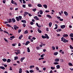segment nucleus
<instances>
[{
	"mask_svg": "<svg viewBox=\"0 0 73 73\" xmlns=\"http://www.w3.org/2000/svg\"><path fill=\"white\" fill-rule=\"evenodd\" d=\"M12 22L13 23H15L16 22V20H15V19L14 18H12Z\"/></svg>",
	"mask_w": 73,
	"mask_h": 73,
	"instance_id": "f257e3e1",
	"label": "nucleus"
},
{
	"mask_svg": "<svg viewBox=\"0 0 73 73\" xmlns=\"http://www.w3.org/2000/svg\"><path fill=\"white\" fill-rule=\"evenodd\" d=\"M59 60L60 59L59 58H56L55 59V61H56V62H58Z\"/></svg>",
	"mask_w": 73,
	"mask_h": 73,
	"instance_id": "f03ea898",
	"label": "nucleus"
},
{
	"mask_svg": "<svg viewBox=\"0 0 73 73\" xmlns=\"http://www.w3.org/2000/svg\"><path fill=\"white\" fill-rule=\"evenodd\" d=\"M30 43V42L29 41H27L26 42V43H25V45H28Z\"/></svg>",
	"mask_w": 73,
	"mask_h": 73,
	"instance_id": "7ed1b4c3",
	"label": "nucleus"
},
{
	"mask_svg": "<svg viewBox=\"0 0 73 73\" xmlns=\"http://www.w3.org/2000/svg\"><path fill=\"white\" fill-rule=\"evenodd\" d=\"M60 27L62 29H64V28H65V25H61L60 26Z\"/></svg>",
	"mask_w": 73,
	"mask_h": 73,
	"instance_id": "20e7f679",
	"label": "nucleus"
},
{
	"mask_svg": "<svg viewBox=\"0 0 73 73\" xmlns=\"http://www.w3.org/2000/svg\"><path fill=\"white\" fill-rule=\"evenodd\" d=\"M64 14H65V16H68V13L66 11H64Z\"/></svg>",
	"mask_w": 73,
	"mask_h": 73,
	"instance_id": "39448f33",
	"label": "nucleus"
},
{
	"mask_svg": "<svg viewBox=\"0 0 73 73\" xmlns=\"http://www.w3.org/2000/svg\"><path fill=\"white\" fill-rule=\"evenodd\" d=\"M25 59V57H24L22 58L21 59L20 61L21 62H23V60Z\"/></svg>",
	"mask_w": 73,
	"mask_h": 73,
	"instance_id": "423d86ee",
	"label": "nucleus"
},
{
	"mask_svg": "<svg viewBox=\"0 0 73 73\" xmlns=\"http://www.w3.org/2000/svg\"><path fill=\"white\" fill-rule=\"evenodd\" d=\"M23 35H21L19 37V38L20 40H21L22 38H23Z\"/></svg>",
	"mask_w": 73,
	"mask_h": 73,
	"instance_id": "0eeeda50",
	"label": "nucleus"
},
{
	"mask_svg": "<svg viewBox=\"0 0 73 73\" xmlns=\"http://www.w3.org/2000/svg\"><path fill=\"white\" fill-rule=\"evenodd\" d=\"M36 25L37 26V27H39V28H41V25L39 26V25H38V23H36Z\"/></svg>",
	"mask_w": 73,
	"mask_h": 73,
	"instance_id": "6e6552de",
	"label": "nucleus"
},
{
	"mask_svg": "<svg viewBox=\"0 0 73 73\" xmlns=\"http://www.w3.org/2000/svg\"><path fill=\"white\" fill-rule=\"evenodd\" d=\"M11 60L9 59H8L7 60V62L9 63V62H11Z\"/></svg>",
	"mask_w": 73,
	"mask_h": 73,
	"instance_id": "1a4fd4ad",
	"label": "nucleus"
},
{
	"mask_svg": "<svg viewBox=\"0 0 73 73\" xmlns=\"http://www.w3.org/2000/svg\"><path fill=\"white\" fill-rule=\"evenodd\" d=\"M63 37H68V34H64L63 35Z\"/></svg>",
	"mask_w": 73,
	"mask_h": 73,
	"instance_id": "9d476101",
	"label": "nucleus"
},
{
	"mask_svg": "<svg viewBox=\"0 0 73 73\" xmlns=\"http://www.w3.org/2000/svg\"><path fill=\"white\" fill-rule=\"evenodd\" d=\"M63 42H65V43L67 42H68V40H66L65 39H64L63 40Z\"/></svg>",
	"mask_w": 73,
	"mask_h": 73,
	"instance_id": "9b49d317",
	"label": "nucleus"
},
{
	"mask_svg": "<svg viewBox=\"0 0 73 73\" xmlns=\"http://www.w3.org/2000/svg\"><path fill=\"white\" fill-rule=\"evenodd\" d=\"M21 22L22 23H27V21H26L25 20H22L21 21Z\"/></svg>",
	"mask_w": 73,
	"mask_h": 73,
	"instance_id": "f8f14e48",
	"label": "nucleus"
},
{
	"mask_svg": "<svg viewBox=\"0 0 73 73\" xmlns=\"http://www.w3.org/2000/svg\"><path fill=\"white\" fill-rule=\"evenodd\" d=\"M52 25V22H50L49 23V25L50 27H51Z\"/></svg>",
	"mask_w": 73,
	"mask_h": 73,
	"instance_id": "ddd939ff",
	"label": "nucleus"
},
{
	"mask_svg": "<svg viewBox=\"0 0 73 73\" xmlns=\"http://www.w3.org/2000/svg\"><path fill=\"white\" fill-rule=\"evenodd\" d=\"M47 17H48V18H49L50 19H52V17H51V16H50V15H47Z\"/></svg>",
	"mask_w": 73,
	"mask_h": 73,
	"instance_id": "4468645a",
	"label": "nucleus"
},
{
	"mask_svg": "<svg viewBox=\"0 0 73 73\" xmlns=\"http://www.w3.org/2000/svg\"><path fill=\"white\" fill-rule=\"evenodd\" d=\"M56 67L57 68L56 69H59L60 68V65H56Z\"/></svg>",
	"mask_w": 73,
	"mask_h": 73,
	"instance_id": "2eb2a0df",
	"label": "nucleus"
},
{
	"mask_svg": "<svg viewBox=\"0 0 73 73\" xmlns=\"http://www.w3.org/2000/svg\"><path fill=\"white\" fill-rule=\"evenodd\" d=\"M0 68L1 69H2L3 70H4L5 69V67L3 66H0Z\"/></svg>",
	"mask_w": 73,
	"mask_h": 73,
	"instance_id": "dca6fc26",
	"label": "nucleus"
},
{
	"mask_svg": "<svg viewBox=\"0 0 73 73\" xmlns=\"http://www.w3.org/2000/svg\"><path fill=\"white\" fill-rule=\"evenodd\" d=\"M19 73H22V68H20L19 69Z\"/></svg>",
	"mask_w": 73,
	"mask_h": 73,
	"instance_id": "f3484780",
	"label": "nucleus"
},
{
	"mask_svg": "<svg viewBox=\"0 0 73 73\" xmlns=\"http://www.w3.org/2000/svg\"><path fill=\"white\" fill-rule=\"evenodd\" d=\"M37 31L38 32H39V33H42V31L38 29Z\"/></svg>",
	"mask_w": 73,
	"mask_h": 73,
	"instance_id": "a211bd4d",
	"label": "nucleus"
},
{
	"mask_svg": "<svg viewBox=\"0 0 73 73\" xmlns=\"http://www.w3.org/2000/svg\"><path fill=\"white\" fill-rule=\"evenodd\" d=\"M9 23H12V19H9Z\"/></svg>",
	"mask_w": 73,
	"mask_h": 73,
	"instance_id": "6ab92c4d",
	"label": "nucleus"
},
{
	"mask_svg": "<svg viewBox=\"0 0 73 73\" xmlns=\"http://www.w3.org/2000/svg\"><path fill=\"white\" fill-rule=\"evenodd\" d=\"M37 6L38 7H42V5L41 4H39L37 5Z\"/></svg>",
	"mask_w": 73,
	"mask_h": 73,
	"instance_id": "aec40b11",
	"label": "nucleus"
},
{
	"mask_svg": "<svg viewBox=\"0 0 73 73\" xmlns=\"http://www.w3.org/2000/svg\"><path fill=\"white\" fill-rule=\"evenodd\" d=\"M24 33L25 34H27V33H28V30H27L25 31Z\"/></svg>",
	"mask_w": 73,
	"mask_h": 73,
	"instance_id": "412c9836",
	"label": "nucleus"
},
{
	"mask_svg": "<svg viewBox=\"0 0 73 73\" xmlns=\"http://www.w3.org/2000/svg\"><path fill=\"white\" fill-rule=\"evenodd\" d=\"M62 31L61 29H59L56 30V31L58 32H60V31Z\"/></svg>",
	"mask_w": 73,
	"mask_h": 73,
	"instance_id": "4be33fe9",
	"label": "nucleus"
},
{
	"mask_svg": "<svg viewBox=\"0 0 73 73\" xmlns=\"http://www.w3.org/2000/svg\"><path fill=\"white\" fill-rule=\"evenodd\" d=\"M15 1H13V0H12L11 1V3H12V4H15Z\"/></svg>",
	"mask_w": 73,
	"mask_h": 73,
	"instance_id": "5701e85b",
	"label": "nucleus"
},
{
	"mask_svg": "<svg viewBox=\"0 0 73 73\" xmlns=\"http://www.w3.org/2000/svg\"><path fill=\"white\" fill-rule=\"evenodd\" d=\"M39 12L40 15H42V13H43V11H42V10H40L39 11Z\"/></svg>",
	"mask_w": 73,
	"mask_h": 73,
	"instance_id": "b1692460",
	"label": "nucleus"
},
{
	"mask_svg": "<svg viewBox=\"0 0 73 73\" xmlns=\"http://www.w3.org/2000/svg\"><path fill=\"white\" fill-rule=\"evenodd\" d=\"M2 60L4 62H6V61H7V60L5 58H3L2 59Z\"/></svg>",
	"mask_w": 73,
	"mask_h": 73,
	"instance_id": "393cba45",
	"label": "nucleus"
},
{
	"mask_svg": "<svg viewBox=\"0 0 73 73\" xmlns=\"http://www.w3.org/2000/svg\"><path fill=\"white\" fill-rule=\"evenodd\" d=\"M46 38L47 39H49V37L48 36V35L47 34H46Z\"/></svg>",
	"mask_w": 73,
	"mask_h": 73,
	"instance_id": "a878e982",
	"label": "nucleus"
},
{
	"mask_svg": "<svg viewBox=\"0 0 73 73\" xmlns=\"http://www.w3.org/2000/svg\"><path fill=\"white\" fill-rule=\"evenodd\" d=\"M16 19L17 21H19V17H16Z\"/></svg>",
	"mask_w": 73,
	"mask_h": 73,
	"instance_id": "bb28decb",
	"label": "nucleus"
},
{
	"mask_svg": "<svg viewBox=\"0 0 73 73\" xmlns=\"http://www.w3.org/2000/svg\"><path fill=\"white\" fill-rule=\"evenodd\" d=\"M10 38H12V39H13L15 38V36H11L10 37Z\"/></svg>",
	"mask_w": 73,
	"mask_h": 73,
	"instance_id": "cd10ccee",
	"label": "nucleus"
},
{
	"mask_svg": "<svg viewBox=\"0 0 73 73\" xmlns=\"http://www.w3.org/2000/svg\"><path fill=\"white\" fill-rule=\"evenodd\" d=\"M17 52V53H18V54H20V51L19 50H15Z\"/></svg>",
	"mask_w": 73,
	"mask_h": 73,
	"instance_id": "c85d7f7f",
	"label": "nucleus"
},
{
	"mask_svg": "<svg viewBox=\"0 0 73 73\" xmlns=\"http://www.w3.org/2000/svg\"><path fill=\"white\" fill-rule=\"evenodd\" d=\"M6 26H7V27H12L11 25H10L9 24H7Z\"/></svg>",
	"mask_w": 73,
	"mask_h": 73,
	"instance_id": "c756f323",
	"label": "nucleus"
},
{
	"mask_svg": "<svg viewBox=\"0 0 73 73\" xmlns=\"http://www.w3.org/2000/svg\"><path fill=\"white\" fill-rule=\"evenodd\" d=\"M27 52L29 53L30 52V49H29V47H27Z\"/></svg>",
	"mask_w": 73,
	"mask_h": 73,
	"instance_id": "7c9ffc66",
	"label": "nucleus"
},
{
	"mask_svg": "<svg viewBox=\"0 0 73 73\" xmlns=\"http://www.w3.org/2000/svg\"><path fill=\"white\" fill-rule=\"evenodd\" d=\"M70 36L71 37H73V33H71L70 35Z\"/></svg>",
	"mask_w": 73,
	"mask_h": 73,
	"instance_id": "2f4dec72",
	"label": "nucleus"
},
{
	"mask_svg": "<svg viewBox=\"0 0 73 73\" xmlns=\"http://www.w3.org/2000/svg\"><path fill=\"white\" fill-rule=\"evenodd\" d=\"M68 65H69V66H73V64H72V63L70 62H69L68 63Z\"/></svg>",
	"mask_w": 73,
	"mask_h": 73,
	"instance_id": "473e14b6",
	"label": "nucleus"
},
{
	"mask_svg": "<svg viewBox=\"0 0 73 73\" xmlns=\"http://www.w3.org/2000/svg\"><path fill=\"white\" fill-rule=\"evenodd\" d=\"M19 18L20 20H21L22 19V17L20 16H19Z\"/></svg>",
	"mask_w": 73,
	"mask_h": 73,
	"instance_id": "72a5a7b5",
	"label": "nucleus"
},
{
	"mask_svg": "<svg viewBox=\"0 0 73 73\" xmlns=\"http://www.w3.org/2000/svg\"><path fill=\"white\" fill-rule=\"evenodd\" d=\"M54 65H58V64H59V63L58 62H55L54 63Z\"/></svg>",
	"mask_w": 73,
	"mask_h": 73,
	"instance_id": "f704fd0d",
	"label": "nucleus"
},
{
	"mask_svg": "<svg viewBox=\"0 0 73 73\" xmlns=\"http://www.w3.org/2000/svg\"><path fill=\"white\" fill-rule=\"evenodd\" d=\"M14 60H16L18 59V56H16L14 57Z\"/></svg>",
	"mask_w": 73,
	"mask_h": 73,
	"instance_id": "c9c22d12",
	"label": "nucleus"
},
{
	"mask_svg": "<svg viewBox=\"0 0 73 73\" xmlns=\"http://www.w3.org/2000/svg\"><path fill=\"white\" fill-rule=\"evenodd\" d=\"M42 38H46V36H44V35H42Z\"/></svg>",
	"mask_w": 73,
	"mask_h": 73,
	"instance_id": "e433bc0d",
	"label": "nucleus"
},
{
	"mask_svg": "<svg viewBox=\"0 0 73 73\" xmlns=\"http://www.w3.org/2000/svg\"><path fill=\"white\" fill-rule=\"evenodd\" d=\"M70 49H73V47L72 46V45H70Z\"/></svg>",
	"mask_w": 73,
	"mask_h": 73,
	"instance_id": "4c0bfd02",
	"label": "nucleus"
},
{
	"mask_svg": "<svg viewBox=\"0 0 73 73\" xmlns=\"http://www.w3.org/2000/svg\"><path fill=\"white\" fill-rule=\"evenodd\" d=\"M51 68L52 70H54V69H55V67H51Z\"/></svg>",
	"mask_w": 73,
	"mask_h": 73,
	"instance_id": "58836bf2",
	"label": "nucleus"
},
{
	"mask_svg": "<svg viewBox=\"0 0 73 73\" xmlns=\"http://www.w3.org/2000/svg\"><path fill=\"white\" fill-rule=\"evenodd\" d=\"M61 41H64V37H62L61 38Z\"/></svg>",
	"mask_w": 73,
	"mask_h": 73,
	"instance_id": "ea45409f",
	"label": "nucleus"
},
{
	"mask_svg": "<svg viewBox=\"0 0 73 73\" xmlns=\"http://www.w3.org/2000/svg\"><path fill=\"white\" fill-rule=\"evenodd\" d=\"M36 10H37V9L36 8L33 9H32V10L33 11V12H35V11H36Z\"/></svg>",
	"mask_w": 73,
	"mask_h": 73,
	"instance_id": "a19ab883",
	"label": "nucleus"
},
{
	"mask_svg": "<svg viewBox=\"0 0 73 73\" xmlns=\"http://www.w3.org/2000/svg\"><path fill=\"white\" fill-rule=\"evenodd\" d=\"M58 54V52H55L54 54V55H55V56H57Z\"/></svg>",
	"mask_w": 73,
	"mask_h": 73,
	"instance_id": "79ce46f5",
	"label": "nucleus"
},
{
	"mask_svg": "<svg viewBox=\"0 0 73 73\" xmlns=\"http://www.w3.org/2000/svg\"><path fill=\"white\" fill-rule=\"evenodd\" d=\"M14 27H15L16 28H17V29H18L19 28V27H17V26H16V25H14Z\"/></svg>",
	"mask_w": 73,
	"mask_h": 73,
	"instance_id": "37998d69",
	"label": "nucleus"
},
{
	"mask_svg": "<svg viewBox=\"0 0 73 73\" xmlns=\"http://www.w3.org/2000/svg\"><path fill=\"white\" fill-rule=\"evenodd\" d=\"M23 1V4H25L26 3V2L25 1V0H22Z\"/></svg>",
	"mask_w": 73,
	"mask_h": 73,
	"instance_id": "c03bdc74",
	"label": "nucleus"
},
{
	"mask_svg": "<svg viewBox=\"0 0 73 73\" xmlns=\"http://www.w3.org/2000/svg\"><path fill=\"white\" fill-rule=\"evenodd\" d=\"M3 32L4 33H7V34H8V35H9L8 33V32H7V31H3Z\"/></svg>",
	"mask_w": 73,
	"mask_h": 73,
	"instance_id": "a18cd8bd",
	"label": "nucleus"
},
{
	"mask_svg": "<svg viewBox=\"0 0 73 73\" xmlns=\"http://www.w3.org/2000/svg\"><path fill=\"white\" fill-rule=\"evenodd\" d=\"M46 30L47 32H48L49 31V28L48 27L46 28Z\"/></svg>",
	"mask_w": 73,
	"mask_h": 73,
	"instance_id": "49530a36",
	"label": "nucleus"
},
{
	"mask_svg": "<svg viewBox=\"0 0 73 73\" xmlns=\"http://www.w3.org/2000/svg\"><path fill=\"white\" fill-rule=\"evenodd\" d=\"M52 48L53 49V50H55V47H54V46H52Z\"/></svg>",
	"mask_w": 73,
	"mask_h": 73,
	"instance_id": "de8ad7c7",
	"label": "nucleus"
},
{
	"mask_svg": "<svg viewBox=\"0 0 73 73\" xmlns=\"http://www.w3.org/2000/svg\"><path fill=\"white\" fill-rule=\"evenodd\" d=\"M21 32V29L20 30V29L18 30V33H20Z\"/></svg>",
	"mask_w": 73,
	"mask_h": 73,
	"instance_id": "09e8293b",
	"label": "nucleus"
},
{
	"mask_svg": "<svg viewBox=\"0 0 73 73\" xmlns=\"http://www.w3.org/2000/svg\"><path fill=\"white\" fill-rule=\"evenodd\" d=\"M6 1V0H3V2L4 4H5V2Z\"/></svg>",
	"mask_w": 73,
	"mask_h": 73,
	"instance_id": "8fccbe9b",
	"label": "nucleus"
},
{
	"mask_svg": "<svg viewBox=\"0 0 73 73\" xmlns=\"http://www.w3.org/2000/svg\"><path fill=\"white\" fill-rule=\"evenodd\" d=\"M36 69L37 70H39V68H38V67H36Z\"/></svg>",
	"mask_w": 73,
	"mask_h": 73,
	"instance_id": "3c124183",
	"label": "nucleus"
},
{
	"mask_svg": "<svg viewBox=\"0 0 73 73\" xmlns=\"http://www.w3.org/2000/svg\"><path fill=\"white\" fill-rule=\"evenodd\" d=\"M23 8H25L26 7V5H23Z\"/></svg>",
	"mask_w": 73,
	"mask_h": 73,
	"instance_id": "603ef678",
	"label": "nucleus"
},
{
	"mask_svg": "<svg viewBox=\"0 0 73 73\" xmlns=\"http://www.w3.org/2000/svg\"><path fill=\"white\" fill-rule=\"evenodd\" d=\"M25 14L27 15H28L29 14V13L27 12H25Z\"/></svg>",
	"mask_w": 73,
	"mask_h": 73,
	"instance_id": "864d4df0",
	"label": "nucleus"
},
{
	"mask_svg": "<svg viewBox=\"0 0 73 73\" xmlns=\"http://www.w3.org/2000/svg\"><path fill=\"white\" fill-rule=\"evenodd\" d=\"M23 27H26V25H25V23H23Z\"/></svg>",
	"mask_w": 73,
	"mask_h": 73,
	"instance_id": "5fc2aeb1",
	"label": "nucleus"
},
{
	"mask_svg": "<svg viewBox=\"0 0 73 73\" xmlns=\"http://www.w3.org/2000/svg\"><path fill=\"white\" fill-rule=\"evenodd\" d=\"M36 49H37V50H39V49H40V47H37L36 48Z\"/></svg>",
	"mask_w": 73,
	"mask_h": 73,
	"instance_id": "6e6d98bb",
	"label": "nucleus"
},
{
	"mask_svg": "<svg viewBox=\"0 0 73 73\" xmlns=\"http://www.w3.org/2000/svg\"><path fill=\"white\" fill-rule=\"evenodd\" d=\"M69 69H70V70L73 71V68H70Z\"/></svg>",
	"mask_w": 73,
	"mask_h": 73,
	"instance_id": "4d7b16f0",
	"label": "nucleus"
},
{
	"mask_svg": "<svg viewBox=\"0 0 73 73\" xmlns=\"http://www.w3.org/2000/svg\"><path fill=\"white\" fill-rule=\"evenodd\" d=\"M28 15L29 16H30V17L31 16H32V15H31V13H29H29Z\"/></svg>",
	"mask_w": 73,
	"mask_h": 73,
	"instance_id": "13d9d810",
	"label": "nucleus"
},
{
	"mask_svg": "<svg viewBox=\"0 0 73 73\" xmlns=\"http://www.w3.org/2000/svg\"><path fill=\"white\" fill-rule=\"evenodd\" d=\"M30 73H33V71L32 70H31L29 71Z\"/></svg>",
	"mask_w": 73,
	"mask_h": 73,
	"instance_id": "bf43d9fd",
	"label": "nucleus"
},
{
	"mask_svg": "<svg viewBox=\"0 0 73 73\" xmlns=\"http://www.w3.org/2000/svg\"><path fill=\"white\" fill-rule=\"evenodd\" d=\"M12 67H10V70H12Z\"/></svg>",
	"mask_w": 73,
	"mask_h": 73,
	"instance_id": "052dcab7",
	"label": "nucleus"
},
{
	"mask_svg": "<svg viewBox=\"0 0 73 73\" xmlns=\"http://www.w3.org/2000/svg\"><path fill=\"white\" fill-rule=\"evenodd\" d=\"M30 24H31V25H33V24L34 23L33 22L31 21L30 23Z\"/></svg>",
	"mask_w": 73,
	"mask_h": 73,
	"instance_id": "680f3d73",
	"label": "nucleus"
},
{
	"mask_svg": "<svg viewBox=\"0 0 73 73\" xmlns=\"http://www.w3.org/2000/svg\"><path fill=\"white\" fill-rule=\"evenodd\" d=\"M28 5V6L29 7H32V5H31V4H29Z\"/></svg>",
	"mask_w": 73,
	"mask_h": 73,
	"instance_id": "e2e57ef3",
	"label": "nucleus"
},
{
	"mask_svg": "<svg viewBox=\"0 0 73 73\" xmlns=\"http://www.w3.org/2000/svg\"><path fill=\"white\" fill-rule=\"evenodd\" d=\"M43 6L44 8H45V9H46V4H44L43 5Z\"/></svg>",
	"mask_w": 73,
	"mask_h": 73,
	"instance_id": "0e129e2a",
	"label": "nucleus"
},
{
	"mask_svg": "<svg viewBox=\"0 0 73 73\" xmlns=\"http://www.w3.org/2000/svg\"><path fill=\"white\" fill-rule=\"evenodd\" d=\"M56 17L58 19H59V20L61 19V17Z\"/></svg>",
	"mask_w": 73,
	"mask_h": 73,
	"instance_id": "69168bd1",
	"label": "nucleus"
},
{
	"mask_svg": "<svg viewBox=\"0 0 73 73\" xmlns=\"http://www.w3.org/2000/svg\"><path fill=\"white\" fill-rule=\"evenodd\" d=\"M4 24H8V22L7 21H5L4 22Z\"/></svg>",
	"mask_w": 73,
	"mask_h": 73,
	"instance_id": "338daca9",
	"label": "nucleus"
},
{
	"mask_svg": "<svg viewBox=\"0 0 73 73\" xmlns=\"http://www.w3.org/2000/svg\"><path fill=\"white\" fill-rule=\"evenodd\" d=\"M10 10H11V11H12L13 10V8L12 7H10Z\"/></svg>",
	"mask_w": 73,
	"mask_h": 73,
	"instance_id": "774afa93",
	"label": "nucleus"
}]
</instances>
